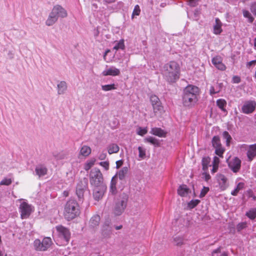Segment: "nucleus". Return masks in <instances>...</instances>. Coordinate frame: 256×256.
Instances as JSON below:
<instances>
[{"instance_id": "52", "label": "nucleus", "mask_w": 256, "mask_h": 256, "mask_svg": "<svg viewBox=\"0 0 256 256\" xmlns=\"http://www.w3.org/2000/svg\"><path fill=\"white\" fill-rule=\"evenodd\" d=\"M100 165L102 166L105 170H107L109 168V162L108 161L102 162L99 163Z\"/></svg>"}, {"instance_id": "30", "label": "nucleus", "mask_w": 256, "mask_h": 256, "mask_svg": "<svg viewBox=\"0 0 256 256\" xmlns=\"http://www.w3.org/2000/svg\"><path fill=\"white\" fill-rule=\"evenodd\" d=\"M96 161L95 158H92L88 160L84 164V169L86 171L89 170L94 165Z\"/></svg>"}, {"instance_id": "40", "label": "nucleus", "mask_w": 256, "mask_h": 256, "mask_svg": "<svg viewBox=\"0 0 256 256\" xmlns=\"http://www.w3.org/2000/svg\"><path fill=\"white\" fill-rule=\"evenodd\" d=\"M246 216L250 219L255 218H256V208L250 209L246 213Z\"/></svg>"}, {"instance_id": "32", "label": "nucleus", "mask_w": 256, "mask_h": 256, "mask_svg": "<svg viewBox=\"0 0 256 256\" xmlns=\"http://www.w3.org/2000/svg\"><path fill=\"white\" fill-rule=\"evenodd\" d=\"M116 180H115L114 177H113L111 180L110 186V192L112 194H116Z\"/></svg>"}, {"instance_id": "39", "label": "nucleus", "mask_w": 256, "mask_h": 256, "mask_svg": "<svg viewBox=\"0 0 256 256\" xmlns=\"http://www.w3.org/2000/svg\"><path fill=\"white\" fill-rule=\"evenodd\" d=\"M243 16L244 18H248V21L250 23H252L254 20V18L252 16L250 13L247 10H242Z\"/></svg>"}, {"instance_id": "31", "label": "nucleus", "mask_w": 256, "mask_h": 256, "mask_svg": "<svg viewBox=\"0 0 256 256\" xmlns=\"http://www.w3.org/2000/svg\"><path fill=\"white\" fill-rule=\"evenodd\" d=\"M212 146L214 148L222 146L220 143V138L218 136H214L213 137L212 140Z\"/></svg>"}, {"instance_id": "12", "label": "nucleus", "mask_w": 256, "mask_h": 256, "mask_svg": "<svg viewBox=\"0 0 256 256\" xmlns=\"http://www.w3.org/2000/svg\"><path fill=\"white\" fill-rule=\"evenodd\" d=\"M150 100L153 107L154 112L156 114L158 113H160L162 112L163 107L162 106L161 102L157 96L155 95L152 96L150 97Z\"/></svg>"}, {"instance_id": "18", "label": "nucleus", "mask_w": 256, "mask_h": 256, "mask_svg": "<svg viewBox=\"0 0 256 256\" xmlns=\"http://www.w3.org/2000/svg\"><path fill=\"white\" fill-rule=\"evenodd\" d=\"M67 84L65 81H60L57 84V92L58 95L64 94L67 90Z\"/></svg>"}, {"instance_id": "63", "label": "nucleus", "mask_w": 256, "mask_h": 256, "mask_svg": "<svg viewBox=\"0 0 256 256\" xmlns=\"http://www.w3.org/2000/svg\"><path fill=\"white\" fill-rule=\"evenodd\" d=\"M220 248H217L216 250H214L212 252V256H214V254H218V253H220Z\"/></svg>"}, {"instance_id": "50", "label": "nucleus", "mask_w": 256, "mask_h": 256, "mask_svg": "<svg viewBox=\"0 0 256 256\" xmlns=\"http://www.w3.org/2000/svg\"><path fill=\"white\" fill-rule=\"evenodd\" d=\"M140 10L138 5H136L134 6V10L132 12V17L134 16H138L140 14Z\"/></svg>"}, {"instance_id": "51", "label": "nucleus", "mask_w": 256, "mask_h": 256, "mask_svg": "<svg viewBox=\"0 0 256 256\" xmlns=\"http://www.w3.org/2000/svg\"><path fill=\"white\" fill-rule=\"evenodd\" d=\"M246 225L247 224L246 222L239 223L236 226V229L238 231L240 232L244 228H246Z\"/></svg>"}, {"instance_id": "58", "label": "nucleus", "mask_w": 256, "mask_h": 256, "mask_svg": "<svg viewBox=\"0 0 256 256\" xmlns=\"http://www.w3.org/2000/svg\"><path fill=\"white\" fill-rule=\"evenodd\" d=\"M202 175L204 176V178L206 181H208L210 178V175L207 172H204Z\"/></svg>"}, {"instance_id": "62", "label": "nucleus", "mask_w": 256, "mask_h": 256, "mask_svg": "<svg viewBox=\"0 0 256 256\" xmlns=\"http://www.w3.org/2000/svg\"><path fill=\"white\" fill-rule=\"evenodd\" d=\"M218 166L212 164V172H216L218 169Z\"/></svg>"}, {"instance_id": "27", "label": "nucleus", "mask_w": 256, "mask_h": 256, "mask_svg": "<svg viewBox=\"0 0 256 256\" xmlns=\"http://www.w3.org/2000/svg\"><path fill=\"white\" fill-rule=\"evenodd\" d=\"M91 153V148L87 146H82L80 152V154L84 156H88Z\"/></svg>"}, {"instance_id": "24", "label": "nucleus", "mask_w": 256, "mask_h": 256, "mask_svg": "<svg viewBox=\"0 0 256 256\" xmlns=\"http://www.w3.org/2000/svg\"><path fill=\"white\" fill-rule=\"evenodd\" d=\"M222 86V83H216L214 86H211L210 89V95H213L220 92Z\"/></svg>"}, {"instance_id": "8", "label": "nucleus", "mask_w": 256, "mask_h": 256, "mask_svg": "<svg viewBox=\"0 0 256 256\" xmlns=\"http://www.w3.org/2000/svg\"><path fill=\"white\" fill-rule=\"evenodd\" d=\"M127 202L128 197L126 195L120 196L113 210V212L116 216H120L124 212L126 206Z\"/></svg>"}, {"instance_id": "36", "label": "nucleus", "mask_w": 256, "mask_h": 256, "mask_svg": "<svg viewBox=\"0 0 256 256\" xmlns=\"http://www.w3.org/2000/svg\"><path fill=\"white\" fill-rule=\"evenodd\" d=\"M210 158L209 157L204 158L202 160V166L204 170L206 171L208 170V164L210 162Z\"/></svg>"}, {"instance_id": "28", "label": "nucleus", "mask_w": 256, "mask_h": 256, "mask_svg": "<svg viewBox=\"0 0 256 256\" xmlns=\"http://www.w3.org/2000/svg\"><path fill=\"white\" fill-rule=\"evenodd\" d=\"M128 168L127 167H124L122 168L117 174L119 178L121 180H124L128 172Z\"/></svg>"}, {"instance_id": "49", "label": "nucleus", "mask_w": 256, "mask_h": 256, "mask_svg": "<svg viewBox=\"0 0 256 256\" xmlns=\"http://www.w3.org/2000/svg\"><path fill=\"white\" fill-rule=\"evenodd\" d=\"M209 190V188L204 186L200 192V197L203 198L204 196L208 192Z\"/></svg>"}, {"instance_id": "22", "label": "nucleus", "mask_w": 256, "mask_h": 256, "mask_svg": "<svg viewBox=\"0 0 256 256\" xmlns=\"http://www.w3.org/2000/svg\"><path fill=\"white\" fill-rule=\"evenodd\" d=\"M190 192V190L185 184H182L178 189V193L181 196H186Z\"/></svg>"}, {"instance_id": "21", "label": "nucleus", "mask_w": 256, "mask_h": 256, "mask_svg": "<svg viewBox=\"0 0 256 256\" xmlns=\"http://www.w3.org/2000/svg\"><path fill=\"white\" fill-rule=\"evenodd\" d=\"M36 174L39 177L45 176L47 174L48 169L44 166L38 165L35 168Z\"/></svg>"}, {"instance_id": "9", "label": "nucleus", "mask_w": 256, "mask_h": 256, "mask_svg": "<svg viewBox=\"0 0 256 256\" xmlns=\"http://www.w3.org/2000/svg\"><path fill=\"white\" fill-rule=\"evenodd\" d=\"M20 212L22 219L27 218L32 211V206L23 202L20 206Z\"/></svg>"}, {"instance_id": "34", "label": "nucleus", "mask_w": 256, "mask_h": 256, "mask_svg": "<svg viewBox=\"0 0 256 256\" xmlns=\"http://www.w3.org/2000/svg\"><path fill=\"white\" fill-rule=\"evenodd\" d=\"M144 140L145 142H150L155 146H158L160 144L158 140L152 136H149L146 138Z\"/></svg>"}, {"instance_id": "46", "label": "nucleus", "mask_w": 256, "mask_h": 256, "mask_svg": "<svg viewBox=\"0 0 256 256\" xmlns=\"http://www.w3.org/2000/svg\"><path fill=\"white\" fill-rule=\"evenodd\" d=\"M200 202V200H192L188 203V207L190 209H192L196 206Z\"/></svg>"}, {"instance_id": "23", "label": "nucleus", "mask_w": 256, "mask_h": 256, "mask_svg": "<svg viewBox=\"0 0 256 256\" xmlns=\"http://www.w3.org/2000/svg\"><path fill=\"white\" fill-rule=\"evenodd\" d=\"M222 24L218 18L215 20V24L214 26V33L216 34H219L222 32Z\"/></svg>"}, {"instance_id": "37", "label": "nucleus", "mask_w": 256, "mask_h": 256, "mask_svg": "<svg viewBox=\"0 0 256 256\" xmlns=\"http://www.w3.org/2000/svg\"><path fill=\"white\" fill-rule=\"evenodd\" d=\"M116 88L114 84L102 86V89L104 92L116 90Z\"/></svg>"}, {"instance_id": "41", "label": "nucleus", "mask_w": 256, "mask_h": 256, "mask_svg": "<svg viewBox=\"0 0 256 256\" xmlns=\"http://www.w3.org/2000/svg\"><path fill=\"white\" fill-rule=\"evenodd\" d=\"M225 151L222 146L215 148V154L220 158H223V154Z\"/></svg>"}, {"instance_id": "57", "label": "nucleus", "mask_w": 256, "mask_h": 256, "mask_svg": "<svg viewBox=\"0 0 256 256\" xmlns=\"http://www.w3.org/2000/svg\"><path fill=\"white\" fill-rule=\"evenodd\" d=\"M220 162V160L218 157L214 156V158L212 164L218 166Z\"/></svg>"}, {"instance_id": "29", "label": "nucleus", "mask_w": 256, "mask_h": 256, "mask_svg": "<svg viewBox=\"0 0 256 256\" xmlns=\"http://www.w3.org/2000/svg\"><path fill=\"white\" fill-rule=\"evenodd\" d=\"M217 106L222 111L226 112L224 107L226 105V102L224 99H218L216 100Z\"/></svg>"}, {"instance_id": "2", "label": "nucleus", "mask_w": 256, "mask_h": 256, "mask_svg": "<svg viewBox=\"0 0 256 256\" xmlns=\"http://www.w3.org/2000/svg\"><path fill=\"white\" fill-rule=\"evenodd\" d=\"M199 94L198 88L197 86L189 85L184 90L182 96V104L186 107H192L198 100V96Z\"/></svg>"}, {"instance_id": "20", "label": "nucleus", "mask_w": 256, "mask_h": 256, "mask_svg": "<svg viewBox=\"0 0 256 256\" xmlns=\"http://www.w3.org/2000/svg\"><path fill=\"white\" fill-rule=\"evenodd\" d=\"M217 180L219 183L220 188L222 190H224L226 186L227 179L222 174H218L216 176Z\"/></svg>"}, {"instance_id": "44", "label": "nucleus", "mask_w": 256, "mask_h": 256, "mask_svg": "<svg viewBox=\"0 0 256 256\" xmlns=\"http://www.w3.org/2000/svg\"><path fill=\"white\" fill-rule=\"evenodd\" d=\"M148 132V130L146 128H142V127H138L136 129V133L138 134L143 136Z\"/></svg>"}, {"instance_id": "53", "label": "nucleus", "mask_w": 256, "mask_h": 256, "mask_svg": "<svg viewBox=\"0 0 256 256\" xmlns=\"http://www.w3.org/2000/svg\"><path fill=\"white\" fill-rule=\"evenodd\" d=\"M84 192V190H76V194L80 200L83 198Z\"/></svg>"}, {"instance_id": "14", "label": "nucleus", "mask_w": 256, "mask_h": 256, "mask_svg": "<svg viewBox=\"0 0 256 256\" xmlns=\"http://www.w3.org/2000/svg\"><path fill=\"white\" fill-rule=\"evenodd\" d=\"M120 74V70L114 66H110L104 70L102 74L103 76H118Z\"/></svg>"}, {"instance_id": "19", "label": "nucleus", "mask_w": 256, "mask_h": 256, "mask_svg": "<svg viewBox=\"0 0 256 256\" xmlns=\"http://www.w3.org/2000/svg\"><path fill=\"white\" fill-rule=\"evenodd\" d=\"M150 133L160 138H165L166 136V132H165L162 128H152Z\"/></svg>"}, {"instance_id": "54", "label": "nucleus", "mask_w": 256, "mask_h": 256, "mask_svg": "<svg viewBox=\"0 0 256 256\" xmlns=\"http://www.w3.org/2000/svg\"><path fill=\"white\" fill-rule=\"evenodd\" d=\"M250 10L256 16V2H253L251 4Z\"/></svg>"}, {"instance_id": "26", "label": "nucleus", "mask_w": 256, "mask_h": 256, "mask_svg": "<svg viewBox=\"0 0 256 256\" xmlns=\"http://www.w3.org/2000/svg\"><path fill=\"white\" fill-rule=\"evenodd\" d=\"M107 149L108 153L111 154L114 153H117L120 150V148L116 144H112L108 146Z\"/></svg>"}, {"instance_id": "56", "label": "nucleus", "mask_w": 256, "mask_h": 256, "mask_svg": "<svg viewBox=\"0 0 256 256\" xmlns=\"http://www.w3.org/2000/svg\"><path fill=\"white\" fill-rule=\"evenodd\" d=\"M106 154L104 152H101L98 156V158L100 160H104L106 159Z\"/></svg>"}, {"instance_id": "5", "label": "nucleus", "mask_w": 256, "mask_h": 256, "mask_svg": "<svg viewBox=\"0 0 256 256\" xmlns=\"http://www.w3.org/2000/svg\"><path fill=\"white\" fill-rule=\"evenodd\" d=\"M56 230L58 233V241L60 242V245L66 244L70 238V232L69 230L61 225L56 226Z\"/></svg>"}, {"instance_id": "47", "label": "nucleus", "mask_w": 256, "mask_h": 256, "mask_svg": "<svg viewBox=\"0 0 256 256\" xmlns=\"http://www.w3.org/2000/svg\"><path fill=\"white\" fill-rule=\"evenodd\" d=\"M11 178H4L2 179L0 182V186H9L12 183Z\"/></svg>"}, {"instance_id": "13", "label": "nucleus", "mask_w": 256, "mask_h": 256, "mask_svg": "<svg viewBox=\"0 0 256 256\" xmlns=\"http://www.w3.org/2000/svg\"><path fill=\"white\" fill-rule=\"evenodd\" d=\"M230 168L234 172H238L241 167V160L237 157L234 158L228 162Z\"/></svg>"}, {"instance_id": "64", "label": "nucleus", "mask_w": 256, "mask_h": 256, "mask_svg": "<svg viewBox=\"0 0 256 256\" xmlns=\"http://www.w3.org/2000/svg\"><path fill=\"white\" fill-rule=\"evenodd\" d=\"M240 148L246 149L247 146L246 144H241L240 146Z\"/></svg>"}, {"instance_id": "42", "label": "nucleus", "mask_w": 256, "mask_h": 256, "mask_svg": "<svg viewBox=\"0 0 256 256\" xmlns=\"http://www.w3.org/2000/svg\"><path fill=\"white\" fill-rule=\"evenodd\" d=\"M224 138L226 140V146H230L232 140V137L226 131H224L222 134Z\"/></svg>"}, {"instance_id": "7", "label": "nucleus", "mask_w": 256, "mask_h": 256, "mask_svg": "<svg viewBox=\"0 0 256 256\" xmlns=\"http://www.w3.org/2000/svg\"><path fill=\"white\" fill-rule=\"evenodd\" d=\"M90 184L93 186L104 184L103 182V177L100 170L97 168H93L90 174Z\"/></svg>"}, {"instance_id": "4", "label": "nucleus", "mask_w": 256, "mask_h": 256, "mask_svg": "<svg viewBox=\"0 0 256 256\" xmlns=\"http://www.w3.org/2000/svg\"><path fill=\"white\" fill-rule=\"evenodd\" d=\"M68 16L67 11L62 6H54L50 13L46 24L48 26L54 25L58 20V18H64Z\"/></svg>"}, {"instance_id": "33", "label": "nucleus", "mask_w": 256, "mask_h": 256, "mask_svg": "<svg viewBox=\"0 0 256 256\" xmlns=\"http://www.w3.org/2000/svg\"><path fill=\"white\" fill-rule=\"evenodd\" d=\"M125 48L124 40V39H122L116 42V45L114 47V49L118 50L120 49L124 50Z\"/></svg>"}, {"instance_id": "35", "label": "nucleus", "mask_w": 256, "mask_h": 256, "mask_svg": "<svg viewBox=\"0 0 256 256\" xmlns=\"http://www.w3.org/2000/svg\"><path fill=\"white\" fill-rule=\"evenodd\" d=\"M244 182H239L236 188L231 192V194L232 196H236L238 192L243 189L244 188Z\"/></svg>"}, {"instance_id": "43", "label": "nucleus", "mask_w": 256, "mask_h": 256, "mask_svg": "<svg viewBox=\"0 0 256 256\" xmlns=\"http://www.w3.org/2000/svg\"><path fill=\"white\" fill-rule=\"evenodd\" d=\"M52 156L57 160H62L66 156L62 152H54Z\"/></svg>"}, {"instance_id": "38", "label": "nucleus", "mask_w": 256, "mask_h": 256, "mask_svg": "<svg viewBox=\"0 0 256 256\" xmlns=\"http://www.w3.org/2000/svg\"><path fill=\"white\" fill-rule=\"evenodd\" d=\"M87 182L85 180L80 181L77 184L76 190H85L86 188Z\"/></svg>"}, {"instance_id": "1", "label": "nucleus", "mask_w": 256, "mask_h": 256, "mask_svg": "<svg viewBox=\"0 0 256 256\" xmlns=\"http://www.w3.org/2000/svg\"><path fill=\"white\" fill-rule=\"evenodd\" d=\"M162 72L168 82H175L180 78V66L176 62L171 61L164 66Z\"/></svg>"}, {"instance_id": "6", "label": "nucleus", "mask_w": 256, "mask_h": 256, "mask_svg": "<svg viewBox=\"0 0 256 256\" xmlns=\"http://www.w3.org/2000/svg\"><path fill=\"white\" fill-rule=\"evenodd\" d=\"M52 244V239L50 237H45L42 241L39 239H36L34 242V247L36 251H46Z\"/></svg>"}, {"instance_id": "59", "label": "nucleus", "mask_w": 256, "mask_h": 256, "mask_svg": "<svg viewBox=\"0 0 256 256\" xmlns=\"http://www.w3.org/2000/svg\"><path fill=\"white\" fill-rule=\"evenodd\" d=\"M232 80L234 83H239L240 81V78L238 76H234Z\"/></svg>"}, {"instance_id": "17", "label": "nucleus", "mask_w": 256, "mask_h": 256, "mask_svg": "<svg viewBox=\"0 0 256 256\" xmlns=\"http://www.w3.org/2000/svg\"><path fill=\"white\" fill-rule=\"evenodd\" d=\"M246 155L248 161H252L256 157V144H251L247 150Z\"/></svg>"}, {"instance_id": "48", "label": "nucleus", "mask_w": 256, "mask_h": 256, "mask_svg": "<svg viewBox=\"0 0 256 256\" xmlns=\"http://www.w3.org/2000/svg\"><path fill=\"white\" fill-rule=\"evenodd\" d=\"M174 242L176 245L180 246L183 244V238L182 237L176 236L174 238Z\"/></svg>"}, {"instance_id": "60", "label": "nucleus", "mask_w": 256, "mask_h": 256, "mask_svg": "<svg viewBox=\"0 0 256 256\" xmlns=\"http://www.w3.org/2000/svg\"><path fill=\"white\" fill-rule=\"evenodd\" d=\"M256 64V60H252L247 63L246 66L248 68H250L252 65H254Z\"/></svg>"}, {"instance_id": "11", "label": "nucleus", "mask_w": 256, "mask_h": 256, "mask_svg": "<svg viewBox=\"0 0 256 256\" xmlns=\"http://www.w3.org/2000/svg\"><path fill=\"white\" fill-rule=\"evenodd\" d=\"M94 186L93 197L95 200H98L102 198L104 193L106 191V186L105 184H101Z\"/></svg>"}, {"instance_id": "16", "label": "nucleus", "mask_w": 256, "mask_h": 256, "mask_svg": "<svg viewBox=\"0 0 256 256\" xmlns=\"http://www.w3.org/2000/svg\"><path fill=\"white\" fill-rule=\"evenodd\" d=\"M212 64L219 70H224L226 66L222 62V58L220 56H216L212 59Z\"/></svg>"}, {"instance_id": "3", "label": "nucleus", "mask_w": 256, "mask_h": 256, "mask_svg": "<svg viewBox=\"0 0 256 256\" xmlns=\"http://www.w3.org/2000/svg\"><path fill=\"white\" fill-rule=\"evenodd\" d=\"M80 206L76 200H70L65 204L64 212V218L70 220L78 216L80 214Z\"/></svg>"}, {"instance_id": "61", "label": "nucleus", "mask_w": 256, "mask_h": 256, "mask_svg": "<svg viewBox=\"0 0 256 256\" xmlns=\"http://www.w3.org/2000/svg\"><path fill=\"white\" fill-rule=\"evenodd\" d=\"M122 161L121 160H118L116 162V166L117 168H118L122 164Z\"/></svg>"}, {"instance_id": "15", "label": "nucleus", "mask_w": 256, "mask_h": 256, "mask_svg": "<svg viewBox=\"0 0 256 256\" xmlns=\"http://www.w3.org/2000/svg\"><path fill=\"white\" fill-rule=\"evenodd\" d=\"M112 234V228L108 224H104L102 228L101 235L103 238H108Z\"/></svg>"}, {"instance_id": "45", "label": "nucleus", "mask_w": 256, "mask_h": 256, "mask_svg": "<svg viewBox=\"0 0 256 256\" xmlns=\"http://www.w3.org/2000/svg\"><path fill=\"white\" fill-rule=\"evenodd\" d=\"M138 150L139 158L142 159H144L146 158V149L142 146H139Z\"/></svg>"}, {"instance_id": "10", "label": "nucleus", "mask_w": 256, "mask_h": 256, "mask_svg": "<svg viewBox=\"0 0 256 256\" xmlns=\"http://www.w3.org/2000/svg\"><path fill=\"white\" fill-rule=\"evenodd\" d=\"M256 102L254 100H247L244 102L242 107V112L245 114L252 113L256 110Z\"/></svg>"}, {"instance_id": "55", "label": "nucleus", "mask_w": 256, "mask_h": 256, "mask_svg": "<svg viewBox=\"0 0 256 256\" xmlns=\"http://www.w3.org/2000/svg\"><path fill=\"white\" fill-rule=\"evenodd\" d=\"M199 0H188L189 4L190 6L194 7L198 4Z\"/></svg>"}, {"instance_id": "25", "label": "nucleus", "mask_w": 256, "mask_h": 256, "mask_svg": "<svg viewBox=\"0 0 256 256\" xmlns=\"http://www.w3.org/2000/svg\"><path fill=\"white\" fill-rule=\"evenodd\" d=\"M100 221V216L98 215H94L90 220V226L92 228H94L98 226Z\"/></svg>"}]
</instances>
